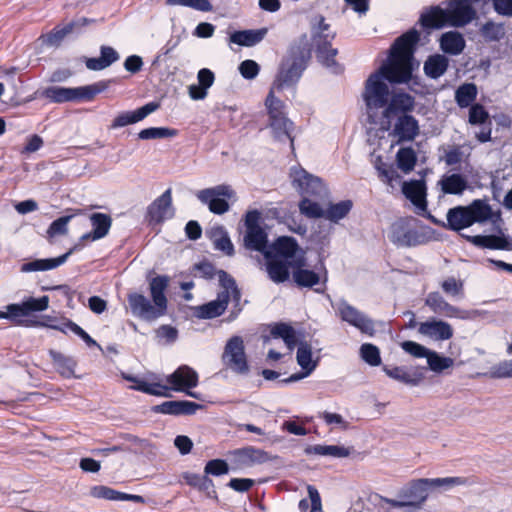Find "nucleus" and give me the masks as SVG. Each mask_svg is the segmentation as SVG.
I'll return each mask as SVG.
<instances>
[{
    "instance_id": "f257e3e1",
    "label": "nucleus",
    "mask_w": 512,
    "mask_h": 512,
    "mask_svg": "<svg viewBox=\"0 0 512 512\" xmlns=\"http://www.w3.org/2000/svg\"><path fill=\"white\" fill-rule=\"evenodd\" d=\"M420 39L417 30L412 29L396 39L391 47L390 58L378 70L371 73L364 82L361 99L364 104L368 128L369 153L374 160L390 158L395 141L385 134L389 131L387 106L390 100V87L387 83H406L411 79L413 54Z\"/></svg>"
},
{
    "instance_id": "f03ea898",
    "label": "nucleus",
    "mask_w": 512,
    "mask_h": 512,
    "mask_svg": "<svg viewBox=\"0 0 512 512\" xmlns=\"http://www.w3.org/2000/svg\"><path fill=\"white\" fill-rule=\"evenodd\" d=\"M169 281L170 278L167 275H157L149 280L151 300L141 293L128 294L127 301L131 314L147 322L155 321L166 315L168 311L166 291Z\"/></svg>"
},
{
    "instance_id": "7ed1b4c3",
    "label": "nucleus",
    "mask_w": 512,
    "mask_h": 512,
    "mask_svg": "<svg viewBox=\"0 0 512 512\" xmlns=\"http://www.w3.org/2000/svg\"><path fill=\"white\" fill-rule=\"evenodd\" d=\"M283 251L280 252L281 270L277 276L275 274H268L269 278L274 283H284L290 277V270L292 271V278L295 285L299 288H313L321 283V276L314 270L306 268V258L304 251L300 248L297 240L289 243V246H283Z\"/></svg>"
},
{
    "instance_id": "20e7f679",
    "label": "nucleus",
    "mask_w": 512,
    "mask_h": 512,
    "mask_svg": "<svg viewBox=\"0 0 512 512\" xmlns=\"http://www.w3.org/2000/svg\"><path fill=\"white\" fill-rule=\"evenodd\" d=\"M294 240L295 238L291 236H280L268 244V234L262 227L245 230L243 237L244 247L250 251L262 253L266 261L267 274L273 273L274 276H277L281 270L280 252L283 251L282 247H288L289 243H293Z\"/></svg>"
},
{
    "instance_id": "39448f33",
    "label": "nucleus",
    "mask_w": 512,
    "mask_h": 512,
    "mask_svg": "<svg viewBox=\"0 0 512 512\" xmlns=\"http://www.w3.org/2000/svg\"><path fill=\"white\" fill-rule=\"evenodd\" d=\"M476 16V12L468 0H451L448 7H434L421 16V23L427 28H441L445 25L463 27Z\"/></svg>"
},
{
    "instance_id": "423d86ee",
    "label": "nucleus",
    "mask_w": 512,
    "mask_h": 512,
    "mask_svg": "<svg viewBox=\"0 0 512 512\" xmlns=\"http://www.w3.org/2000/svg\"><path fill=\"white\" fill-rule=\"evenodd\" d=\"M429 497V490L425 478L413 479L402 486L397 492V499L383 497L375 494L372 499L379 512H390V508L420 509Z\"/></svg>"
},
{
    "instance_id": "0eeeda50",
    "label": "nucleus",
    "mask_w": 512,
    "mask_h": 512,
    "mask_svg": "<svg viewBox=\"0 0 512 512\" xmlns=\"http://www.w3.org/2000/svg\"><path fill=\"white\" fill-rule=\"evenodd\" d=\"M492 209L485 201L476 199L467 206H456L447 212L446 228L460 232L474 223H483L491 218Z\"/></svg>"
},
{
    "instance_id": "6e6552de",
    "label": "nucleus",
    "mask_w": 512,
    "mask_h": 512,
    "mask_svg": "<svg viewBox=\"0 0 512 512\" xmlns=\"http://www.w3.org/2000/svg\"><path fill=\"white\" fill-rule=\"evenodd\" d=\"M265 106L269 116V128L278 141L289 140L292 143L291 129L293 123L285 116L284 103L272 93H268Z\"/></svg>"
},
{
    "instance_id": "1a4fd4ad",
    "label": "nucleus",
    "mask_w": 512,
    "mask_h": 512,
    "mask_svg": "<svg viewBox=\"0 0 512 512\" xmlns=\"http://www.w3.org/2000/svg\"><path fill=\"white\" fill-rule=\"evenodd\" d=\"M289 177L293 188L302 197L322 198L327 195L322 179L306 171L299 163L291 167Z\"/></svg>"
},
{
    "instance_id": "9d476101",
    "label": "nucleus",
    "mask_w": 512,
    "mask_h": 512,
    "mask_svg": "<svg viewBox=\"0 0 512 512\" xmlns=\"http://www.w3.org/2000/svg\"><path fill=\"white\" fill-rule=\"evenodd\" d=\"M413 219L400 218L392 223L388 238L397 247H415L428 242L424 232L411 226Z\"/></svg>"
},
{
    "instance_id": "9b49d317",
    "label": "nucleus",
    "mask_w": 512,
    "mask_h": 512,
    "mask_svg": "<svg viewBox=\"0 0 512 512\" xmlns=\"http://www.w3.org/2000/svg\"><path fill=\"white\" fill-rule=\"evenodd\" d=\"M336 315L345 323L358 329L361 333L368 336H374L376 333L375 323L367 314L348 303L345 299H340L335 306Z\"/></svg>"
},
{
    "instance_id": "f8f14e48",
    "label": "nucleus",
    "mask_w": 512,
    "mask_h": 512,
    "mask_svg": "<svg viewBox=\"0 0 512 512\" xmlns=\"http://www.w3.org/2000/svg\"><path fill=\"white\" fill-rule=\"evenodd\" d=\"M222 360L230 370L237 374L246 375L249 373L244 342L240 336H233L227 341Z\"/></svg>"
},
{
    "instance_id": "ddd939ff",
    "label": "nucleus",
    "mask_w": 512,
    "mask_h": 512,
    "mask_svg": "<svg viewBox=\"0 0 512 512\" xmlns=\"http://www.w3.org/2000/svg\"><path fill=\"white\" fill-rule=\"evenodd\" d=\"M233 191L227 185H218L202 189L196 196L202 204L208 206L210 212L222 215L229 210V203L225 198H231Z\"/></svg>"
},
{
    "instance_id": "4468645a",
    "label": "nucleus",
    "mask_w": 512,
    "mask_h": 512,
    "mask_svg": "<svg viewBox=\"0 0 512 512\" xmlns=\"http://www.w3.org/2000/svg\"><path fill=\"white\" fill-rule=\"evenodd\" d=\"M425 305L428 306L435 314L444 315L446 317L468 319L480 315L478 310H473L471 312L462 311L449 304L439 292H430L425 299Z\"/></svg>"
},
{
    "instance_id": "2eb2a0df",
    "label": "nucleus",
    "mask_w": 512,
    "mask_h": 512,
    "mask_svg": "<svg viewBox=\"0 0 512 512\" xmlns=\"http://www.w3.org/2000/svg\"><path fill=\"white\" fill-rule=\"evenodd\" d=\"M303 71L295 64L283 59L268 93L275 96V92L294 87Z\"/></svg>"
},
{
    "instance_id": "dca6fc26",
    "label": "nucleus",
    "mask_w": 512,
    "mask_h": 512,
    "mask_svg": "<svg viewBox=\"0 0 512 512\" xmlns=\"http://www.w3.org/2000/svg\"><path fill=\"white\" fill-rule=\"evenodd\" d=\"M422 174L420 179L404 181L402 183L403 195L416 207V213L423 215L426 213L427 203V186Z\"/></svg>"
},
{
    "instance_id": "f3484780",
    "label": "nucleus",
    "mask_w": 512,
    "mask_h": 512,
    "mask_svg": "<svg viewBox=\"0 0 512 512\" xmlns=\"http://www.w3.org/2000/svg\"><path fill=\"white\" fill-rule=\"evenodd\" d=\"M174 214L172 190L168 188L147 207L146 218L150 222L162 223L174 217Z\"/></svg>"
},
{
    "instance_id": "a211bd4d",
    "label": "nucleus",
    "mask_w": 512,
    "mask_h": 512,
    "mask_svg": "<svg viewBox=\"0 0 512 512\" xmlns=\"http://www.w3.org/2000/svg\"><path fill=\"white\" fill-rule=\"evenodd\" d=\"M203 406L189 400H170L152 407V411L157 414L172 416H190L194 415Z\"/></svg>"
},
{
    "instance_id": "6ab92c4d",
    "label": "nucleus",
    "mask_w": 512,
    "mask_h": 512,
    "mask_svg": "<svg viewBox=\"0 0 512 512\" xmlns=\"http://www.w3.org/2000/svg\"><path fill=\"white\" fill-rule=\"evenodd\" d=\"M416 164L417 162H375V169L382 182L393 186V182L401 178L398 170L407 174L414 170Z\"/></svg>"
},
{
    "instance_id": "aec40b11",
    "label": "nucleus",
    "mask_w": 512,
    "mask_h": 512,
    "mask_svg": "<svg viewBox=\"0 0 512 512\" xmlns=\"http://www.w3.org/2000/svg\"><path fill=\"white\" fill-rule=\"evenodd\" d=\"M166 381L171 385V390L183 392L198 385V374L191 367L182 365L168 375Z\"/></svg>"
},
{
    "instance_id": "412c9836",
    "label": "nucleus",
    "mask_w": 512,
    "mask_h": 512,
    "mask_svg": "<svg viewBox=\"0 0 512 512\" xmlns=\"http://www.w3.org/2000/svg\"><path fill=\"white\" fill-rule=\"evenodd\" d=\"M311 51L310 40L306 34H303L291 44L284 60L305 70L307 63L311 59Z\"/></svg>"
},
{
    "instance_id": "4be33fe9",
    "label": "nucleus",
    "mask_w": 512,
    "mask_h": 512,
    "mask_svg": "<svg viewBox=\"0 0 512 512\" xmlns=\"http://www.w3.org/2000/svg\"><path fill=\"white\" fill-rule=\"evenodd\" d=\"M231 455L238 467H251L256 464L266 463L271 459L266 451L253 446L235 449L231 452Z\"/></svg>"
},
{
    "instance_id": "5701e85b",
    "label": "nucleus",
    "mask_w": 512,
    "mask_h": 512,
    "mask_svg": "<svg viewBox=\"0 0 512 512\" xmlns=\"http://www.w3.org/2000/svg\"><path fill=\"white\" fill-rule=\"evenodd\" d=\"M218 281L222 291H227L229 299L231 298L232 300L233 309L231 311L230 318L235 319L243 309L241 304L242 292L238 287L236 280L225 270H218Z\"/></svg>"
},
{
    "instance_id": "b1692460",
    "label": "nucleus",
    "mask_w": 512,
    "mask_h": 512,
    "mask_svg": "<svg viewBox=\"0 0 512 512\" xmlns=\"http://www.w3.org/2000/svg\"><path fill=\"white\" fill-rule=\"evenodd\" d=\"M336 33L323 16H316L311 22V40L315 49L331 45Z\"/></svg>"
},
{
    "instance_id": "393cba45",
    "label": "nucleus",
    "mask_w": 512,
    "mask_h": 512,
    "mask_svg": "<svg viewBox=\"0 0 512 512\" xmlns=\"http://www.w3.org/2000/svg\"><path fill=\"white\" fill-rule=\"evenodd\" d=\"M78 248V245L70 248L66 253L60 255L56 258H45V259H34L29 262L22 264L21 272L29 273V272H38V271H48L55 269L62 264H64L69 256L73 254V252Z\"/></svg>"
},
{
    "instance_id": "a878e982",
    "label": "nucleus",
    "mask_w": 512,
    "mask_h": 512,
    "mask_svg": "<svg viewBox=\"0 0 512 512\" xmlns=\"http://www.w3.org/2000/svg\"><path fill=\"white\" fill-rule=\"evenodd\" d=\"M229 295L227 291H220L217 298L196 308V316L200 319H213L222 315L227 309Z\"/></svg>"
},
{
    "instance_id": "bb28decb",
    "label": "nucleus",
    "mask_w": 512,
    "mask_h": 512,
    "mask_svg": "<svg viewBox=\"0 0 512 512\" xmlns=\"http://www.w3.org/2000/svg\"><path fill=\"white\" fill-rule=\"evenodd\" d=\"M159 104L156 102H149L146 105L132 112H123L115 117L111 124L112 129L125 127L129 124L137 123L147 117L149 114L157 110Z\"/></svg>"
},
{
    "instance_id": "cd10ccee",
    "label": "nucleus",
    "mask_w": 512,
    "mask_h": 512,
    "mask_svg": "<svg viewBox=\"0 0 512 512\" xmlns=\"http://www.w3.org/2000/svg\"><path fill=\"white\" fill-rule=\"evenodd\" d=\"M90 222L93 229L91 232L83 234L80 238L81 241H96L104 238L111 228L112 218L108 214L96 212L90 215Z\"/></svg>"
},
{
    "instance_id": "c85d7f7f",
    "label": "nucleus",
    "mask_w": 512,
    "mask_h": 512,
    "mask_svg": "<svg viewBox=\"0 0 512 512\" xmlns=\"http://www.w3.org/2000/svg\"><path fill=\"white\" fill-rule=\"evenodd\" d=\"M419 333L438 341L449 340L453 337L452 326L442 320L422 322L419 326Z\"/></svg>"
},
{
    "instance_id": "c756f323",
    "label": "nucleus",
    "mask_w": 512,
    "mask_h": 512,
    "mask_svg": "<svg viewBox=\"0 0 512 512\" xmlns=\"http://www.w3.org/2000/svg\"><path fill=\"white\" fill-rule=\"evenodd\" d=\"M414 98L407 93L398 92L390 93V100L387 106V118L389 120V128L391 127L392 119L399 113H407L414 108Z\"/></svg>"
},
{
    "instance_id": "7c9ffc66",
    "label": "nucleus",
    "mask_w": 512,
    "mask_h": 512,
    "mask_svg": "<svg viewBox=\"0 0 512 512\" xmlns=\"http://www.w3.org/2000/svg\"><path fill=\"white\" fill-rule=\"evenodd\" d=\"M462 238L472 243L479 248H487L493 250H508L510 249L508 240L503 235H467L460 234Z\"/></svg>"
},
{
    "instance_id": "2f4dec72",
    "label": "nucleus",
    "mask_w": 512,
    "mask_h": 512,
    "mask_svg": "<svg viewBox=\"0 0 512 512\" xmlns=\"http://www.w3.org/2000/svg\"><path fill=\"white\" fill-rule=\"evenodd\" d=\"M267 33V28L235 31L230 35L229 40L239 46L252 47L260 43Z\"/></svg>"
},
{
    "instance_id": "473e14b6",
    "label": "nucleus",
    "mask_w": 512,
    "mask_h": 512,
    "mask_svg": "<svg viewBox=\"0 0 512 512\" xmlns=\"http://www.w3.org/2000/svg\"><path fill=\"white\" fill-rule=\"evenodd\" d=\"M49 356L53 361L56 371L64 378H78L75 374L77 361L71 357L62 354L61 352L50 350Z\"/></svg>"
},
{
    "instance_id": "72a5a7b5",
    "label": "nucleus",
    "mask_w": 512,
    "mask_h": 512,
    "mask_svg": "<svg viewBox=\"0 0 512 512\" xmlns=\"http://www.w3.org/2000/svg\"><path fill=\"white\" fill-rule=\"evenodd\" d=\"M197 79L199 84L190 85L188 92L189 96L193 100H202L207 96L208 88H210L214 83V73L207 68H202L198 71Z\"/></svg>"
},
{
    "instance_id": "f704fd0d",
    "label": "nucleus",
    "mask_w": 512,
    "mask_h": 512,
    "mask_svg": "<svg viewBox=\"0 0 512 512\" xmlns=\"http://www.w3.org/2000/svg\"><path fill=\"white\" fill-rule=\"evenodd\" d=\"M418 122L410 115L400 116L395 124L394 134L400 140H413L418 134Z\"/></svg>"
},
{
    "instance_id": "c9c22d12",
    "label": "nucleus",
    "mask_w": 512,
    "mask_h": 512,
    "mask_svg": "<svg viewBox=\"0 0 512 512\" xmlns=\"http://www.w3.org/2000/svg\"><path fill=\"white\" fill-rule=\"evenodd\" d=\"M352 448L339 445H311L305 448L306 455L331 456L334 458H345L351 455Z\"/></svg>"
},
{
    "instance_id": "e433bc0d",
    "label": "nucleus",
    "mask_w": 512,
    "mask_h": 512,
    "mask_svg": "<svg viewBox=\"0 0 512 512\" xmlns=\"http://www.w3.org/2000/svg\"><path fill=\"white\" fill-rule=\"evenodd\" d=\"M440 47L445 53L458 55L465 48V40L461 33L449 31L441 36Z\"/></svg>"
},
{
    "instance_id": "4c0bfd02",
    "label": "nucleus",
    "mask_w": 512,
    "mask_h": 512,
    "mask_svg": "<svg viewBox=\"0 0 512 512\" xmlns=\"http://www.w3.org/2000/svg\"><path fill=\"white\" fill-rule=\"evenodd\" d=\"M438 184L445 194L460 195L467 188V181L460 174L444 175Z\"/></svg>"
},
{
    "instance_id": "58836bf2",
    "label": "nucleus",
    "mask_w": 512,
    "mask_h": 512,
    "mask_svg": "<svg viewBox=\"0 0 512 512\" xmlns=\"http://www.w3.org/2000/svg\"><path fill=\"white\" fill-rule=\"evenodd\" d=\"M353 208V202L350 199L342 200L337 203H330L325 209L324 218L332 223H338L348 216Z\"/></svg>"
},
{
    "instance_id": "ea45409f",
    "label": "nucleus",
    "mask_w": 512,
    "mask_h": 512,
    "mask_svg": "<svg viewBox=\"0 0 512 512\" xmlns=\"http://www.w3.org/2000/svg\"><path fill=\"white\" fill-rule=\"evenodd\" d=\"M383 371L388 377L411 386L419 385L423 379L422 373L411 375L405 370V368L400 366H394L390 368L385 365L383 366Z\"/></svg>"
},
{
    "instance_id": "a19ab883",
    "label": "nucleus",
    "mask_w": 512,
    "mask_h": 512,
    "mask_svg": "<svg viewBox=\"0 0 512 512\" xmlns=\"http://www.w3.org/2000/svg\"><path fill=\"white\" fill-rule=\"evenodd\" d=\"M296 360L302 370L312 373L318 364V361L312 359V347L306 341H300L297 348Z\"/></svg>"
},
{
    "instance_id": "79ce46f5",
    "label": "nucleus",
    "mask_w": 512,
    "mask_h": 512,
    "mask_svg": "<svg viewBox=\"0 0 512 512\" xmlns=\"http://www.w3.org/2000/svg\"><path fill=\"white\" fill-rule=\"evenodd\" d=\"M212 239L216 250L223 252L227 256L234 255V245L223 227H217L212 231Z\"/></svg>"
},
{
    "instance_id": "37998d69",
    "label": "nucleus",
    "mask_w": 512,
    "mask_h": 512,
    "mask_svg": "<svg viewBox=\"0 0 512 512\" xmlns=\"http://www.w3.org/2000/svg\"><path fill=\"white\" fill-rule=\"evenodd\" d=\"M448 67V59L444 55L436 54L430 56L424 64L426 75L431 78H438L443 75Z\"/></svg>"
},
{
    "instance_id": "c03bdc74",
    "label": "nucleus",
    "mask_w": 512,
    "mask_h": 512,
    "mask_svg": "<svg viewBox=\"0 0 512 512\" xmlns=\"http://www.w3.org/2000/svg\"><path fill=\"white\" fill-rule=\"evenodd\" d=\"M315 52L318 61L323 66L332 69L334 73L342 71V67L336 61V56L338 54V50L336 48H332L331 45H329L317 48L315 49Z\"/></svg>"
},
{
    "instance_id": "a18cd8bd",
    "label": "nucleus",
    "mask_w": 512,
    "mask_h": 512,
    "mask_svg": "<svg viewBox=\"0 0 512 512\" xmlns=\"http://www.w3.org/2000/svg\"><path fill=\"white\" fill-rule=\"evenodd\" d=\"M271 334L275 338H281L289 349H293L297 343L295 330L289 324H275L271 329Z\"/></svg>"
},
{
    "instance_id": "49530a36",
    "label": "nucleus",
    "mask_w": 512,
    "mask_h": 512,
    "mask_svg": "<svg viewBox=\"0 0 512 512\" xmlns=\"http://www.w3.org/2000/svg\"><path fill=\"white\" fill-rule=\"evenodd\" d=\"M477 96V87L474 83H465L455 91V100L459 107L470 106Z\"/></svg>"
},
{
    "instance_id": "de8ad7c7",
    "label": "nucleus",
    "mask_w": 512,
    "mask_h": 512,
    "mask_svg": "<svg viewBox=\"0 0 512 512\" xmlns=\"http://www.w3.org/2000/svg\"><path fill=\"white\" fill-rule=\"evenodd\" d=\"M429 492L435 488L448 490L454 486L466 485L468 480L463 477L425 478Z\"/></svg>"
},
{
    "instance_id": "09e8293b",
    "label": "nucleus",
    "mask_w": 512,
    "mask_h": 512,
    "mask_svg": "<svg viewBox=\"0 0 512 512\" xmlns=\"http://www.w3.org/2000/svg\"><path fill=\"white\" fill-rule=\"evenodd\" d=\"M298 207L300 213L306 216L307 218H324L325 209H323L316 201H312L311 199H309V197H302Z\"/></svg>"
},
{
    "instance_id": "8fccbe9b",
    "label": "nucleus",
    "mask_w": 512,
    "mask_h": 512,
    "mask_svg": "<svg viewBox=\"0 0 512 512\" xmlns=\"http://www.w3.org/2000/svg\"><path fill=\"white\" fill-rule=\"evenodd\" d=\"M480 33L488 42H496L505 36V27L502 23L487 21L480 28Z\"/></svg>"
},
{
    "instance_id": "3c124183",
    "label": "nucleus",
    "mask_w": 512,
    "mask_h": 512,
    "mask_svg": "<svg viewBox=\"0 0 512 512\" xmlns=\"http://www.w3.org/2000/svg\"><path fill=\"white\" fill-rule=\"evenodd\" d=\"M427 364L431 371L435 373H441L444 370L452 367L454 365V360L450 357L442 356L436 351L431 350L427 357Z\"/></svg>"
},
{
    "instance_id": "603ef678",
    "label": "nucleus",
    "mask_w": 512,
    "mask_h": 512,
    "mask_svg": "<svg viewBox=\"0 0 512 512\" xmlns=\"http://www.w3.org/2000/svg\"><path fill=\"white\" fill-rule=\"evenodd\" d=\"M81 214V210H76L75 213L64 215L54 220L47 229V235L49 238H53L58 235H65L68 231V224L74 216Z\"/></svg>"
},
{
    "instance_id": "864d4df0",
    "label": "nucleus",
    "mask_w": 512,
    "mask_h": 512,
    "mask_svg": "<svg viewBox=\"0 0 512 512\" xmlns=\"http://www.w3.org/2000/svg\"><path fill=\"white\" fill-rule=\"evenodd\" d=\"M44 96L56 103L75 100L74 88L49 87L45 89Z\"/></svg>"
},
{
    "instance_id": "5fc2aeb1",
    "label": "nucleus",
    "mask_w": 512,
    "mask_h": 512,
    "mask_svg": "<svg viewBox=\"0 0 512 512\" xmlns=\"http://www.w3.org/2000/svg\"><path fill=\"white\" fill-rule=\"evenodd\" d=\"M360 356L370 366H378L381 363L379 348L371 343H364L360 347Z\"/></svg>"
},
{
    "instance_id": "6e6d98bb",
    "label": "nucleus",
    "mask_w": 512,
    "mask_h": 512,
    "mask_svg": "<svg viewBox=\"0 0 512 512\" xmlns=\"http://www.w3.org/2000/svg\"><path fill=\"white\" fill-rule=\"evenodd\" d=\"M167 6L190 7L201 12H210L213 9L209 0H166Z\"/></svg>"
},
{
    "instance_id": "4d7b16f0",
    "label": "nucleus",
    "mask_w": 512,
    "mask_h": 512,
    "mask_svg": "<svg viewBox=\"0 0 512 512\" xmlns=\"http://www.w3.org/2000/svg\"><path fill=\"white\" fill-rule=\"evenodd\" d=\"M176 131L166 127H150L139 132L138 137L142 140L161 139L172 137Z\"/></svg>"
},
{
    "instance_id": "13d9d810",
    "label": "nucleus",
    "mask_w": 512,
    "mask_h": 512,
    "mask_svg": "<svg viewBox=\"0 0 512 512\" xmlns=\"http://www.w3.org/2000/svg\"><path fill=\"white\" fill-rule=\"evenodd\" d=\"M192 272L195 277H200L206 280H211L215 275L218 276V271L215 266L209 261H201L192 267Z\"/></svg>"
},
{
    "instance_id": "bf43d9fd",
    "label": "nucleus",
    "mask_w": 512,
    "mask_h": 512,
    "mask_svg": "<svg viewBox=\"0 0 512 512\" xmlns=\"http://www.w3.org/2000/svg\"><path fill=\"white\" fill-rule=\"evenodd\" d=\"M76 25L78 24L75 22H70L62 28H55L50 34L47 35L46 42L49 45H58L66 35L74 31V27Z\"/></svg>"
},
{
    "instance_id": "052dcab7",
    "label": "nucleus",
    "mask_w": 512,
    "mask_h": 512,
    "mask_svg": "<svg viewBox=\"0 0 512 512\" xmlns=\"http://www.w3.org/2000/svg\"><path fill=\"white\" fill-rule=\"evenodd\" d=\"M229 472V466L225 460L213 459L206 463L204 473L207 475L221 476Z\"/></svg>"
},
{
    "instance_id": "680f3d73",
    "label": "nucleus",
    "mask_w": 512,
    "mask_h": 512,
    "mask_svg": "<svg viewBox=\"0 0 512 512\" xmlns=\"http://www.w3.org/2000/svg\"><path fill=\"white\" fill-rule=\"evenodd\" d=\"M401 348L408 354L416 357V358H426L428 357L429 353L431 352L430 349L426 348L425 346L414 342V341H404L401 343Z\"/></svg>"
},
{
    "instance_id": "e2e57ef3",
    "label": "nucleus",
    "mask_w": 512,
    "mask_h": 512,
    "mask_svg": "<svg viewBox=\"0 0 512 512\" xmlns=\"http://www.w3.org/2000/svg\"><path fill=\"white\" fill-rule=\"evenodd\" d=\"M28 316L33 312L45 311L49 306V297L44 295L40 298L29 297L24 300Z\"/></svg>"
},
{
    "instance_id": "0e129e2a",
    "label": "nucleus",
    "mask_w": 512,
    "mask_h": 512,
    "mask_svg": "<svg viewBox=\"0 0 512 512\" xmlns=\"http://www.w3.org/2000/svg\"><path fill=\"white\" fill-rule=\"evenodd\" d=\"M489 373L495 379L512 378V360H504L492 366Z\"/></svg>"
},
{
    "instance_id": "69168bd1",
    "label": "nucleus",
    "mask_w": 512,
    "mask_h": 512,
    "mask_svg": "<svg viewBox=\"0 0 512 512\" xmlns=\"http://www.w3.org/2000/svg\"><path fill=\"white\" fill-rule=\"evenodd\" d=\"M259 71L260 67L254 60H244L239 65V72L245 79H254Z\"/></svg>"
},
{
    "instance_id": "338daca9",
    "label": "nucleus",
    "mask_w": 512,
    "mask_h": 512,
    "mask_svg": "<svg viewBox=\"0 0 512 512\" xmlns=\"http://www.w3.org/2000/svg\"><path fill=\"white\" fill-rule=\"evenodd\" d=\"M442 290L451 296H456L463 291V282L456 280L454 277H449L441 283Z\"/></svg>"
},
{
    "instance_id": "774afa93",
    "label": "nucleus",
    "mask_w": 512,
    "mask_h": 512,
    "mask_svg": "<svg viewBox=\"0 0 512 512\" xmlns=\"http://www.w3.org/2000/svg\"><path fill=\"white\" fill-rule=\"evenodd\" d=\"M489 115L480 104L472 105L469 111V122L471 124H483L487 121Z\"/></svg>"
}]
</instances>
